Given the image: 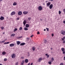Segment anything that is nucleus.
Instances as JSON below:
<instances>
[{"instance_id":"47","label":"nucleus","mask_w":65,"mask_h":65,"mask_svg":"<svg viewBox=\"0 0 65 65\" xmlns=\"http://www.w3.org/2000/svg\"><path fill=\"white\" fill-rule=\"evenodd\" d=\"M9 42H7V44H9Z\"/></svg>"},{"instance_id":"10","label":"nucleus","mask_w":65,"mask_h":65,"mask_svg":"<svg viewBox=\"0 0 65 65\" xmlns=\"http://www.w3.org/2000/svg\"><path fill=\"white\" fill-rule=\"evenodd\" d=\"M26 20H25L23 22V24H24V26H25V25H26V23H27V21H26Z\"/></svg>"},{"instance_id":"53","label":"nucleus","mask_w":65,"mask_h":65,"mask_svg":"<svg viewBox=\"0 0 65 65\" xmlns=\"http://www.w3.org/2000/svg\"><path fill=\"white\" fill-rule=\"evenodd\" d=\"M43 5H45V4H44V3H43Z\"/></svg>"},{"instance_id":"22","label":"nucleus","mask_w":65,"mask_h":65,"mask_svg":"<svg viewBox=\"0 0 65 65\" xmlns=\"http://www.w3.org/2000/svg\"><path fill=\"white\" fill-rule=\"evenodd\" d=\"M25 63H28V60L26 59L25 60Z\"/></svg>"},{"instance_id":"59","label":"nucleus","mask_w":65,"mask_h":65,"mask_svg":"<svg viewBox=\"0 0 65 65\" xmlns=\"http://www.w3.org/2000/svg\"><path fill=\"white\" fill-rule=\"evenodd\" d=\"M3 34H5V33L4 32L3 33Z\"/></svg>"},{"instance_id":"50","label":"nucleus","mask_w":65,"mask_h":65,"mask_svg":"<svg viewBox=\"0 0 65 65\" xmlns=\"http://www.w3.org/2000/svg\"><path fill=\"white\" fill-rule=\"evenodd\" d=\"M52 37L54 36V34H52Z\"/></svg>"},{"instance_id":"55","label":"nucleus","mask_w":65,"mask_h":65,"mask_svg":"<svg viewBox=\"0 0 65 65\" xmlns=\"http://www.w3.org/2000/svg\"><path fill=\"white\" fill-rule=\"evenodd\" d=\"M33 35H32L30 37H33Z\"/></svg>"},{"instance_id":"36","label":"nucleus","mask_w":65,"mask_h":65,"mask_svg":"<svg viewBox=\"0 0 65 65\" xmlns=\"http://www.w3.org/2000/svg\"><path fill=\"white\" fill-rule=\"evenodd\" d=\"M61 11H59V14H61Z\"/></svg>"},{"instance_id":"34","label":"nucleus","mask_w":65,"mask_h":65,"mask_svg":"<svg viewBox=\"0 0 65 65\" xmlns=\"http://www.w3.org/2000/svg\"><path fill=\"white\" fill-rule=\"evenodd\" d=\"M47 30V31H49V29L48 28H46Z\"/></svg>"},{"instance_id":"18","label":"nucleus","mask_w":65,"mask_h":65,"mask_svg":"<svg viewBox=\"0 0 65 65\" xmlns=\"http://www.w3.org/2000/svg\"><path fill=\"white\" fill-rule=\"evenodd\" d=\"M51 62H53L54 61V58L53 57H52L51 58Z\"/></svg>"},{"instance_id":"61","label":"nucleus","mask_w":65,"mask_h":65,"mask_svg":"<svg viewBox=\"0 0 65 65\" xmlns=\"http://www.w3.org/2000/svg\"><path fill=\"white\" fill-rule=\"evenodd\" d=\"M40 20L42 21V19H40Z\"/></svg>"},{"instance_id":"17","label":"nucleus","mask_w":65,"mask_h":65,"mask_svg":"<svg viewBox=\"0 0 65 65\" xmlns=\"http://www.w3.org/2000/svg\"><path fill=\"white\" fill-rule=\"evenodd\" d=\"M45 56H47V58H48L49 57H50V55H48V54H45Z\"/></svg>"},{"instance_id":"49","label":"nucleus","mask_w":65,"mask_h":65,"mask_svg":"<svg viewBox=\"0 0 65 65\" xmlns=\"http://www.w3.org/2000/svg\"><path fill=\"white\" fill-rule=\"evenodd\" d=\"M50 1H54V0H49Z\"/></svg>"},{"instance_id":"25","label":"nucleus","mask_w":65,"mask_h":65,"mask_svg":"<svg viewBox=\"0 0 65 65\" xmlns=\"http://www.w3.org/2000/svg\"><path fill=\"white\" fill-rule=\"evenodd\" d=\"M4 42H5V40H4L3 41H0V43H4Z\"/></svg>"},{"instance_id":"60","label":"nucleus","mask_w":65,"mask_h":65,"mask_svg":"<svg viewBox=\"0 0 65 65\" xmlns=\"http://www.w3.org/2000/svg\"><path fill=\"white\" fill-rule=\"evenodd\" d=\"M2 1H3V0H0V2Z\"/></svg>"},{"instance_id":"4","label":"nucleus","mask_w":65,"mask_h":65,"mask_svg":"<svg viewBox=\"0 0 65 65\" xmlns=\"http://www.w3.org/2000/svg\"><path fill=\"white\" fill-rule=\"evenodd\" d=\"M61 34H62V35H65V31L64 30H61Z\"/></svg>"},{"instance_id":"1","label":"nucleus","mask_w":65,"mask_h":65,"mask_svg":"<svg viewBox=\"0 0 65 65\" xmlns=\"http://www.w3.org/2000/svg\"><path fill=\"white\" fill-rule=\"evenodd\" d=\"M62 51V52L63 54H65V50L63 48H62L61 49Z\"/></svg>"},{"instance_id":"45","label":"nucleus","mask_w":65,"mask_h":65,"mask_svg":"<svg viewBox=\"0 0 65 65\" xmlns=\"http://www.w3.org/2000/svg\"><path fill=\"white\" fill-rule=\"evenodd\" d=\"M37 34H40V33L39 32V31H38L37 33Z\"/></svg>"},{"instance_id":"32","label":"nucleus","mask_w":65,"mask_h":65,"mask_svg":"<svg viewBox=\"0 0 65 65\" xmlns=\"http://www.w3.org/2000/svg\"><path fill=\"white\" fill-rule=\"evenodd\" d=\"M1 28L2 30H3V29L4 28V27H1Z\"/></svg>"},{"instance_id":"23","label":"nucleus","mask_w":65,"mask_h":65,"mask_svg":"<svg viewBox=\"0 0 65 65\" xmlns=\"http://www.w3.org/2000/svg\"><path fill=\"white\" fill-rule=\"evenodd\" d=\"M32 50L34 51H35V48L34 47H32Z\"/></svg>"},{"instance_id":"33","label":"nucleus","mask_w":65,"mask_h":65,"mask_svg":"<svg viewBox=\"0 0 65 65\" xmlns=\"http://www.w3.org/2000/svg\"><path fill=\"white\" fill-rule=\"evenodd\" d=\"M31 18L30 17L28 18V20H29V21H30V20H31Z\"/></svg>"},{"instance_id":"56","label":"nucleus","mask_w":65,"mask_h":65,"mask_svg":"<svg viewBox=\"0 0 65 65\" xmlns=\"http://www.w3.org/2000/svg\"><path fill=\"white\" fill-rule=\"evenodd\" d=\"M51 48V50H53V48Z\"/></svg>"},{"instance_id":"14","label":"nucleus","mask_w":65,"mask_h":65,"mask_svg":"<svg viewBox=\"0 0 65 65\" xmlns=\"http://www.w3.org/2000/svg\"><path fill=\"white\" fill-rule=\"evenodd\" d=\"M4 19V17L2 16L0 18V19L1 20H3Z\"/></svg>"},{"instance_id":"16","label":"nucleus","mask_w":65,"mask_h":65,"mask_svg":"<svg viewBox=\"0 0 65 65\" xmlns=\"http://www.w3.org/2000/svg\"><path fill=\"white\" fill-rule=\"evenodd\" d=\"M14 45V44H11L9 45L11 47V46H13Z\"/></svg>"},{"instance_id":"58","label":"nucleus","mask_w":65,"mask_h":65,"mask_svg":"<svg viewBox=\"0 0 65 65\" xmlns=\"http://www.w3.org/2000/svg\"><path fill=\"white\" fill-rule=\"evenodd\" d=\"M63 38L65 39V36Z\"/></svg>"},{"instance_id":"57","label":"nucleus","mask_w":65,"mask_h":65,"mask_svg":"<svg viewBox=\"0 0 65 65\" xmlns=\"http://www.w3.org/2000/svg\"><path fill=\"white\" fill-rule=\"evenodd\" d=\"M30 63H29L28 64V65H30Z\"/></svg>"},{"instance_id":"13","label":"nucleus","mask_w":65,"mask_h":65,"mask_svg":"<svg viewBox=\"0 0 65 65\" xmlns=\"http://www.w3.org/2000/svg\"><path fill=\"white\" fill-rule=\"evenodd\" d=\"M13 6H15L17 5V3L16 2H14L13 4Z\"/></svg>"},{"instance_id":"44","label":"nucleus","mask_w":65,"mask_h":65,"mask_svg":"<svg viewBox=\"0 0 65 65\" xmlns=\"http://www.w3.org/2000/svg\"><path fill=\"white\" fill-rule=\"evenodd\" d=\"M20 19V18H17V20H19Z\"/></svg>"},{"instance_id":"9","label":"nucleus","mask_w":65,"mask_h":65,"mask_svg":"<svg viewBox=\"0 0 65 65\" xmlns=\"http://www.w3.org/2000/svg\"><path fill=\"white\" fill-rule=\"evenodd\" d=\"M22 14V12L21 11H19L18 12V14L19 15H21Z\"/></svg>"},{"instance_id":"40","label":"nucleus","mask_w":65,"mask_h":65,"mask_svg":"<svg viewBox=\"0 0 65 65\" xmlns=\"http://www.w3.org/2000/svg\"><path fill=\"white\" fill-rule=\"evenodd\" d=\"M64 64H63V63H61L60 64V65H63Z\"/></svg>"},{"instance_id":"24","label":"nucleus","mask_w":65,"mask_h":65,"mask_svg":"<svg viewBox=\"0 0 65 65\" xmlns=\"http://www.w3.org/2000/svg\"><path fill=\"white\" fill-rule=\"evenodd\" d=\"M23 37L22 36H21V37H17V38H18V39H20V38H22Z\"/></svg>"},{"instance_id":"20","label":"nucleus","mask_w":65,"mask_h":65,"mask_svg":"<svg viewBox=\"0 0 65 65\" xmlns=\"http://www.w3.org/2000/svg\"><path fill=\"white\" fill-rule=\"evenodd\" d=\"M24 30H25V31H27V30H28V28L26 27H24Z\"/></svg>"},{"instance_id":"39","label":"nucleus","mask_w":65,"mask_h":65,"mask_svg":"<svg viewBox=\"0 0 65 65\" xmlns=\"http://www.w3.org/2000/svg\"><path fill=\"white\" fill-rule=\"evenodd\" d=\"M64 40L65 39L64 38H63L62 39V41H64Z\"/></svg>"},{"instance_id":"46","label":"nucleus","mask_w":65,"mask_h":65,"mask_svg":"<svg viewBox=\"0 0 65 65\" xmlns=\"http://www.w3.org/2000/svg\"><path fill=\"white\" fill-rule=\"evenodd\" d=\"M63 43H65V40L64 41H63Z\"/></svg>"},{"instance_id":"12","label":"nucleus","mask_w":65,"mask_h":65,"mask_svg":"<svg viewBox=\"0 0 65 65\" xmlns=\"http://www.w3.org/2000/svg\"><path fill=\"white\" fill-rule=\"evenodd\" d=\"M17 43L18 45H20V43H21V42L20 41H17Z\"/></svg>"},{"instance_id":"6","label":"nucleus","mask_w":65,"mask_h":65,"mask_svg":"<svg viewBox=\"0 0 65 65\" xmlns=\"http://www.w3.org/2000/svg\"><path fill=\"white\" fill-rule=\"evenodd\" d=\"M51 3L50 2H48L46 4V6L48 7H49V6L50 5V4H51Z\"/></svg>"},{"instance_id":"3","label":"nucleus","mask_w":65,"mask_h":65,"mask_svg":"<svg viewBox=\"0 0 65 65\" xmlns=\"http://www.w3.org/2000/svg\"><path fill=\"white\" fill-rule=\"evenodd\" d=\"M42 60V58L41 57H40L38 59V62H40Z\"/></svg>"},{"instance_id":"28","label":"nucleus","mask_w":65,"mask_h":65,"mask_svg":"<svg viewBox=\"0 0 65 65\" xmlns=\"http://www.w3.org/2000/svg\"><path fill=\"white\" fill-rule=\"evenodd\" d=\"M15 35V34H13L11 35V36H14Z\"/></svg>"},{"instance_id":"54","label":"nucleus","mask_w":65,"mask_h":65,"mask_svg":"<svg viewBox=\"0 0 65 65\" xmlns=\"http://www.w3.org/2000/svg\"><path fill=\"white\" fill-rule=\"evenodd\" d=\"M44 31H46V29H44Z\"/></svg>"},{"instance_id":"41","label":"nucleus","mask_w":65,"mask_h":65,"mask_svg":"<svg viewBox=\"0 0 65 65\" xmlns=\"http://www.w3.org/2000/svg\"><path fill=\"white\" fill-rule=\"evenodd\" d=\"M26 39H27V40H29V39L28 38H27Z\"/></svg>"},{"instance_id":"42","label":"nucleus","mask_w":65,"mask_h":65,"mask_svg":"<svg viewBox=\"0 0 65 65\" xmlns=\"http://www.w3.org/2000/svg\"><path fill=\"white\" fill-rule=\"evenodd\" d=\"M23 64H24V63L23 62H21V65H23Z\"/></svg>"},{"instance_id":"26","label":"nucleus","mask_w":65,"mask_h":65,"mask_svg":"<svg viewBox=\"0 0 65 65\" xmlns=\"http://www.w3.org/2000/svg\"><path fill=\"white\" fill-rule=\"evenodd\" d=\"M23 29V28L22 27H21L19 28V30H22Z\"/></svg>"},{"instance_id":"51","label":"nucleus","mask_w":65,"mask_h":65,"mask_svg":"<svg viewBox=\"0 0 65 65\" xmlns=\"http://www.w3.org/2000/svg\"><path fill=\"white\" fill-rule=\"evenodd\" d=\"M22 62L23 63H24L25 62V61L24 60H22Z\"/></svg>"},{"instance_id":"15","label":"nucleus","mask_w":65,"mask_h":65,"mask_svg":"<svg viewBox=\"0 0 65 65\" xmlns=\"http://www.w3.org/2000/svg\"><path fill=\"white\" fill-rule=\"evenodd\" d=\"M25 44V43H21L20 44V45H21V46H23V45H24Z\"/></svg>"},{"instance_id":"43","label":"nucleus","mask_w":65,"mask_h":65,"mask_svg":"<svg viewBox=\"0 0 65 65\" xmlns=\"http://www.w3.org/2000/svg\"><path fill=\"white\" fill-rule=\"evenodd\" d=\"M4 44H7V42H5L4 43Z\"/></svg>"},{"instance_id":"37","label":"nucleus","mask_w":65,"mask_h":65,"mask_svg":"<svg viewBox=\"0 0 65 65\" xmlns=\"http://www.w3.org/2000/svg\"><path fill=\"white\" fill-rule=\"evenodd\" d=\"M18 62H16L15 64V65H18Z\"/></svg>"},{"instance_id":"52","label":"nucleus","mask_w":65,"mask_h":65,"mask_svg":"<svg viewBox=\"0 0 65 65\" xmlns=\"http://www.w3.org/2000/svg\"><path fill=\"white\" fill-rule=\"evenodd\" d=\"M33 65V63H31L30 64V65Z\"/></svg>"},{"instance_id":"2","label":"nucleus","mask_w":65,"mask_h":65,"mask_svg":"<svg viewBox=\"0 0 65 65\" xmlns=\"http://www.w3.org/2000/svg\"><path fill=\"white\" fill-rule=\"evenodd\" d=\"M11 57H12V59H14V58H15V55L14 54H13L12 55Z\"/></svg>"},{"instance_id":"8","label":"nucleus","mask_w":65,"mask_h":65,"mask_svg":"<svg viewBox=\"0 0 65 65\" xmlns=\"http://www.w3.org/2000/svg\"><path fill=\"white\" fill-rule=\"evenodd\" d=\"M53 7V4H51L49 6L50 9H52Z\"/></svg>"},{"instance_id":"31","label":"nucleus","mask_w":65,"mask_h":65,"mask_svg":"<svg viewBox=\"0 0 65 65\" xmlns=\"http://www.w3.org/2000/svg\"><path fill=\"white\" fill-rule=\"evenodd\" d=\"M21 58L22 59H24V56H22L21 57Z\"/></svg>"},{"instance_id":"21","label":"nucleus","mask_w":65,"mask_h":65,"mask_svg":"<svg viewBox=\"0 0 65 65\" xmlns=\"http://www.w3.org/2000/svg\"><path fill=\"white\" fill-rule=\"evenodd\" d=\"M2 54L3 55H6V52H2Z\"/></svg>"},{"instance_id":"27","label":"nucleus","mask_w":65,"mask_h":65,"mask_svg":"<svg viewBox=\"0 0 65 65\" xmlns=\"http://www.w3.org/2000/svg\"><path fill=\"white\" fill-rule=\"evenodd\" d=\"M17 30H18L17 28H15V29H14V32H15V31H17Z\"/></svg>"},{"instance_id":"38","label":"nucleus","mask_w":65,"mask_h":65,"mask_svg":"<svg viewBox=\"0 0 65 65\" xmlns=\"http://www.w3.org/2000/svg\"><path fill=\"white\" fill-rule=\"evenodd\" d=\"M63 11L64 12V13H65V9H63Z\"/></svg>"},{"instance_id":"5","label":"nucleus","mask_w":65,"mask_h":65,"mask_svg":"<svg viewBox=\"0 0 65 65\" xmlns=\"http://www.w3.org/2000/svg\"><path fill=\"white\" fill-rule=\"evenodd\" d=\"M38 9L39 10H42V8L41 6H39L38 7Z\"/></svg>"},{"instance_id":"48","label":"nucleus","mask_w":65,"mask_h":65,"mask_svg":"<svg viewBox=\"0 0 65 65\" xmlns=\"http://www.w3.org/2000/svg\"><path fill=\"white\" fill-rule=\"evenodd\" d=\"M63 23H64V24H65V21H63Z\"/></svg>"},{"instance_id":"7","label":"nucleus","mask_w":65,"mask_h":65,"mask_svg":"<svg viewBox=\"0 0 65 65\" xmlns=\"http://www.w3.org/2000/svg\"><path fill=\"white\" fill-rule=\"evenodd\" d=\"M15 14V11H14L12 12L11 13V15H14Z\"/></svg>"},{"instance_id":"35","label":"nucleus","mask_w":65,"mask_h":65,"mask_svg":"<svg viewBox=\"0 0 65 65\" xmlns=\"http://www.w3.org/2000/svg\"><path fill=\"white\" fill-rule=\"evenodd\" d=\"M47 41H46V40H44V43H46L47 42Z\"/></svg>"},{"instance_id":"30","label":"nucleus","mask_w":65,"mask_h":65,"mask_svg":"<svg viewBox=\"0 0 65 65\" xmlns=\"http://www.w3.org/2000/svg\"><path fill=\"white\" fill-rule=\"evenodd\" d=\"M4 61H7V58H5L4 59Z\"/></svg>"},{"instance_id":"19","label":"nucleus","mask_w":65,"mask_h":65,"mask_svg":"<svg viewBox=\"0 0 65 65\" xmlns=\"http://www.w3.org/2000/svg\"><path fill=\"white\" fill-rule=\"evenodd\" d=\"M25 27L26 28H29V25L28 24H26V25Z\"/></svg>"},{"instance_id":"11","label":"nucleus","mask_w":65,"mask_h":65,"mask_svg":"<svg viewBox=\"0 0 65 65\" xmlns=\"http://www.w3.org/2000/svg\"><path fill=\"white\" fill-rule=\"evenodd\" d=\"M23 13L24 14H27L28 13V11H24L23 12Z\"/></svg>"},{"instance_id":"29","label":"nucleus","mask_w":65,"mask_h":65,"mask_svg":"<svg viewBox=\"0 0 65 65\" xmlns=\"http://www.w3.org/2000/svg\"><path fill=\"white\" fill-rule=\"evenodd\" d=\"M48 63L49 65H51V64H52V62L51 61H49L48 62Z\"/></svg>"}]
</instances>
